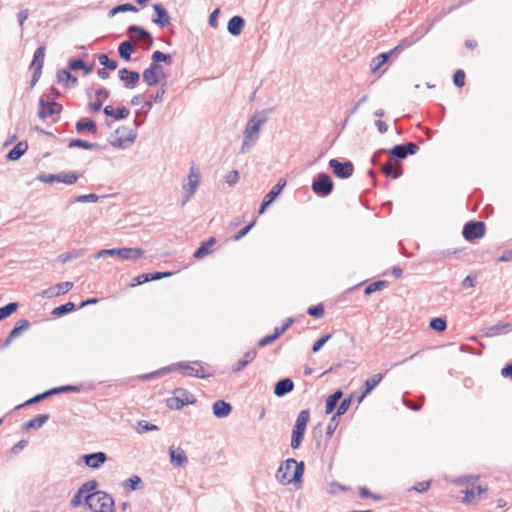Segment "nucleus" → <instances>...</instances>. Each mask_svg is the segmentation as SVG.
<instances>
[{
    "label": "nucleus",
    "mask_w": 512,
    "mask_h": 512,
    "mask_svg": "<svg viewBox=\"0 0 512 512\" xmlns=\"http://www.w3.org/2000/svg\"><path fill=\"white\" fill-rule=\"evenodd\" d=\"M331 334H325L321 336L318 340H316L312 346V351L314 353L318 352L324 344L331 338Z\"/></svg>",
    "instance_id": "nucleus-58"
},
{
    "label": "nucleus",
    "mask_w": 512,
    "mask_h": 512,
    "mask_svg": "<svg viewBox=\"0 0 512 512\" xmlns=\"http://www.w3.org/2000/svg\"><path fill=\"white\" fill-rule=\"evenodd\" d=\"M293 463H296V460L293 458H289L281 463L276 472V479L279 483L286 485L292 482L290 470L293 467Z\"/></svg>",
    "instance_id": "nucleus-14"
},
{
    "label": "nucleus",
    "mask_w": 512,
    "mask_h": 512,
    "mask_svg": "<svg viewBox=\"0 0 512 512\" xmlns=\"http://www.w3.org/2000/svg\"><path fill=\"white\" fill-rule=\"evenodd\" d=\"M200 183V172L198 168L192 166L188 175V182L183 184L182 188L185 192V196L182 200L181 205L184 206L190 199V197L196 192Z\"/></svg>",
    "instance_id": "nucleus-9"
},
{
    "label": "nucleus",
    "mask_w": 512,
    "mask_h": 512,
    "mask_svg": "<svg viewBox=\"0 0 512 512\" xmlns=\"http://www.w3.org/2000/svg\"><path fill=\"white\" fill-rule=\"evenodd\" d=\"M245 26V21L241 16H233L227 25L228 32L233 36H238L242 33Z\"/></svg>",
    "instance_id": "nucleus-27"
},
{
    "label": "nucleus",
    "mask_w": 512,
    "mask_h": 512,
    "mask_svg": "<svg viewBox=\"0 0 512 512\" xmlns=\"http://www.w3.org/2000/svg\"><path fill=\"white\" fill-rule=\"evenodd\" d=\"M216 238L210 237L208 240L201 243V245L194 252V257L196 259H202L207 256L211 252V248L215 245Z\"/></svg>",
    "instance_id": "nucleus-30"
},
{
    "label": "nucleus",
    "mask_w": 512,
    "mask_h": 512,
    "mask_svg": "<svg viewBox=\"0 0 512 512\" xmlns=\"http://www.w3.org/2000/svg\"><path fill=\"white\" fill-rule=\"evenodd\" d=\"M311 189L316 195L320 197H326L330 195L334 189V183L331 176L328 173H319L313 180Z\"/></svg>",
    "instance_id": "nucleus-5"
},
{
    "label": "nucleus",
    "mask_w": 512,
    "mask_h": 512,
    "mask_svg": "<svg viewBox=\"0 0 512 512\" xmlns=\"http://www.w3.org/2000/svg\"><path fill=\"white\" fill-rule=\"evenodd\" d=\"M507 327H509L508 323H498L496 325H492L486 329L485 336L493 337L500 333H502Z\"/></svg>",
    "instance_id": "nucleus-43"
},
{
    "label": "nucleus",
    "mask_w": 512,
    "mask_h": 512,
    "mask_svg": "<svg viewBox=\"0 0 512 512\" xmlns=\"http://www.w3.org/2000/svg\"><path fill=\"white\" fill-rule=\"evenodd\" d=\"M272 109H265L256 112L246 123L243 132V142L240 149L242 154H246L250 151L251 147L259 140L261 127L267 122L268 115Z\"/></svg>",
    "instance_id": "nucleus-1"
},
{
    "label": "nucleus",
    "mask_w": 512,
    "mask_h": 512,
    "mask_svg": "<svg viewBox=\"0 0 512 512\" xmlns=\"http://www.w3.org/2000/svg\"><path fill=\"white\" fill-rule=\"evenodd\" d=\"M73 288V283L70 282V281H66V282H62V283H58L52 287H49L45 290H43L41 293H40V296L42 298H53V297H56V296H59V295H63V294H66L67 292H69L71 289Z\"/></svg>",
    "instance_id": "nucleus-15"
},
{
    "label": "nucleus",
    "mask_w": 512,
    "mask_h": 512,
    "mask_svg": "<svg viewBox=\"0 0 512 512\" xmlns=\"http://www.w3.org/2000/svg\"><path fill=\"white\" fill-rule=\"evenodd\" d=\"M61 111H62L61 104H59L55 101L46 102L43 99H40L38 116L41 119H45V118L51 117L53 115L59 114Z\"/></svg>",
    "instance_id": "nucleus-13"
},
{
    "label": "nucleus",
    "mask_w": 512,
    "mask_h": 512,
    "mask_svg": "<svg viewBox=\"0 0 512 512\" xmlns=\"http://www.w3.org/2000/svg\"><path fill=\"white\" fill-rule=\"evenodd\" d=\"M338 418L339 416H336V414H334L329 423H328V426H327V429H326V435L328 437H331L333 435V433L335 432L337 426H338Z\"/></svg>",
    "instance_id": "nucleus-59"
},
{
    "label": "nucleus",
    "mask_w": 512,
    "mask_h": 512,
    "mask_svg": "<svg viewBox=\"0 0 512 512\" xmlns=\"http://www.w3.org/2000/svg\"><path fill=\"white\" fill-rule=\"evenodd\" d=\"M118 74L120 80L124 82L127 88H133L140 79V75L138 72L130 71L126 68L120 69Z\"/></svg>",
    "instance_id": "nucleus-20"
},
{
    "label": "nucleus",
    "mask_w": 512,
    "mask_h": 512,
    "mask_svg": "<svg viewBox=\"0 0 512 512\" xmlns=\"http://www.w3.org/2000/svg\"><path fill=\"white\" fill-rule=\"evenodd\" d=\"M84 497L85 494L80 492V489L78 488L77 492L74 494L70 501V505L74 508L81 506L84 503Z\"/></svg>",
    "instance_id": "nucleus-57"
},
{
    "label": "nucleus",
    "mask_w": 512,
    "mask_h": 512,
    "mask_svg": "<svg viewBox=\"0 0 512 512\" xmlns=\"http://www.w3.org/2000/svg\"><path fill=\"white\" fill-rule=\"evenodd\" d=\"M388 286V282L384 280L375 281L366 286L364 293L370 295L376 291H380Z\"/></svg>",
    "instance_id": "nucleus-41"
},
{
    "label": "nucleus",
    "mask_w": 512,
    "mask_h": 512,
    "mask_svg": "<svg viewBox=\"0 0 512 512\" xmlns=\"http://www.w3.org/2000/svg\"><path fill=\"white\" fill-rule=\"evenodd\" d=\"M134 51L133 46L129 41H124L120 44L118 52L123 61H131V54Z\"/></svg>",
    "instance_id": "nucleus-36"
},
{
    "label": "nucleus",
    "mask_w": 512,
    "mask_h": 512,
    "mask_svg": "<svg viewBox=\"0 0 512 512\" xmlns=\"http://www.w3.org/2000/svg\"><path fill=\"white\" fill-rule=\"evenodd\" d=\"M307 313L315 318H322L325 313L324 306L322 304L312 305L308 308Z\"/></svg>",
    "instance_id": "nucleus-49"
},
{
    "label": "nucleus",
    "mask_w": 512,
    "mask_h": 512,
    "mask_svg": "<svg viewBox=\"0 0 512 512\" xmlns=\"http://www.w3.org/2000/svg\"><path fill=\"white\" fill-rule=\"evenodd\" d=\"M28 149L26 141L18 142L6 155L8 161H17L20 159Z\"/></svg>",
    "instance_id": "nucleus-28"
},
{
    "label": "nucleus",
    "mask_w": 512,
    "mask_h": 512,
    "mask_svg": "<svg viewBox=\"0 0 512 512\" xmlns=\"http://www.w3.org/2000/svg\"><path fill=\"white\" fill-rule=\"evenodd\" d=\"M213 414L217 418H225L232 411V405L224 400H217L212 406Z\"/></svg>",
    "instance_id": "nucleus-25"
},
{
    "label": "nucleus",
    "mask_w": 512,
    "mask_h": 512,
    "mask_svg": "<svg viewBox=\"0 0 512 512\" xmlns=\"http://www.w3.org/2000/svg\"><path fill=\"white\" fill-rule=\"evenodd\" d=\"M256 350H250L244 354L243 359L239 360L232 368L234 372L242 371L256 357Z\"/></svg>",
    "instance_id": "nucleus-33"
},
{
    "label": "nucleus",
    "mask_w": 512,
    "mask_h": 512,
    "mask_svg": "<svg viewBox=\"0 0 512 512\" xmlns=\"http://www.w3.org/2000/svg\"><path fill=\"white\" fill-rule=\"evenodd\" d=\"M351 400H352V395H350L349 397L343 399L342 401H339V405H338V408H337V411H336V416H342L344 413H346V411L349 409V406L351 404Z\"/></svg>",
    "instance_id": "nucleus-51"
},
{
    "label": "nucleus",
    "mask_w": 512,
    "mask_h": 512,
    "mask_svg": "<svg viewBox=\"0 0 512 512\" xmlns=\"http://www.w3.org/2000/svg\"><path fill=\"white\" fill-rule=\"evenodd\" d=\"M255 225V220L252 221L250 224L246 225L245 227H243L241 230H239L234 236H233V240L234 241H239L240 239H242L246 234L249 233V231L252 229V227Z\"/></svg>",
    "instance_id": "nucleus-61"
},
{
    "label": "nucleus",
    "mask_w": 512,
    "mask_h": 512,
    "mask_svg": "<svg viewBox=\"0 0 512 512\" xmlns=\"http://www.w3.org/2000/svg\"><path fill=\"white\" fill-rule=\"evenodd\" d=\"M342 395H343L342 391L337 390L328 396V398L326 400V405H325V413L326 414H331L336 408H338L337 406L339 404V401L342 398Z\"/></svg>",
    "instance_id": "nucleus-31"
},
{
    "label": "nucleus",
    "mask_w": 512,
    "mask_h": 512,
    "mask_svg": "<svg viewBox=\"0 0 512 512\" xmlns=\"http://www.w3.org/2000/svg\"><path fill=\"white\" fill-rule=\"evenodd\" d=\"M44 57H45V51H44V48L43 47H39L35 53H34V56H33V60L31 62V64H43L44 62Z\"/></svg>",
    "instance_id": "nucleus-64"
},
{
    "label": "nucleus",
    "mask_w": 512,
    "mask_h": 512,
    "mask_svg": "<svg viewBox=\"0 0 512 512\" xmlns=\"http://www.w3.org/2000/svg\"><path fill=\"white\" fill-rule=\"evenodd\" d=\"M75 308H76V306L73 302H67L63 305H60V306L54 308L52 310L51 314L53 316L60 317V316H63L65 314H68V313L74 311Z\"/></svg>",
    "instance_id": "nucleus-38"
},
{
    "label": "nucleus",
    "mask_w": 512,
    "mask_h": 512,
    "mask_svg": "<svg viewBox=\"0 0 512 512\" xmlns=\"http://www.w3.org/2000/svg\"><path fill=\"white\" fill-rule=\"evenodd\" d=\"M305 433L301 431L292 430L291 436V447L293 449H298L303 441Z\"/></svg>",
    "instance_id": "nucleus-48"
},
{
    "label": "nucleus",
    "mask_w": 512,
    "mask_h": 512,
    "mask_svg": "<svg viewBox=\"0 0 512 512\" xmlns=\"http://www.w3.org/2000/svg\"><path fill=\"white\" fill-rule=\"evenodd\" d=\"M286 186V180L281 178L277 184L264 196V199L259 208V214H263L266 209L275 201V199L281 194L283 188Z\"/></svg>",
    "instance_id": "nucleus-12"
},
{
    "label": "nucleus",
    "mask_w": 512,
    "mask_h": 512,
    "mask_svg": "<svg viewBox=\"0 0 512 512\" xmlns=\"http://www.w3.org/2000/svg\"><path fill=\"white\" fill-rule=\"evenodd\" d=\"M99 200V196L94 193L79 195L72 200V203H94Z\"/></svg>",
    "instance_id": "nucleus-47"
},
{
    "label": "nucleus",
    "mask_w": 512,
    "mask_h": 512,
    "mask_svg": "<svg viewBox=\"0 0 512 512\" xmlns=\"http://www.w3.org/2000/svg\"><path fill=\"white\" fill-rule=\"evenodd\" d=\"M396 52H397V48H395L389 52H386V53H381L373 59L372 64H385L388 60H395L393 58V55Z\"/></svg>",
    "instance_id": "nucleus-46"
},
{
    "label": "nucleus",
    "mask_w": 512,
    "mask_h": 512,
    "mask_svg": "<svg viewBox=\"0 0 512 512\" xmlns=\"http://www.w3.org/2000/svg\"><path fill=\"white\" fill-rule=\"evenodd\" d=\"M68 147L69 148H83V149L91 150V149L99 148V144L88 142V141L82 140V139H71L68 144Z\"/></svg>",
    "instance_id": "nucleus-35"
},
{
    "label": "nucleus",
    "mask_w": 512,
    "mask_h": 512,
    "mask_svg": "<svg viewBox=\"0 0 512 512\" xmlns=\"http://www.w3.org/2000/svg\"><path fill=\"white\" fill-rule=\"evenodd\" d=\"M429 326L434 331L443 332L447 328V321L443 317H435L430 320Z\"/></svg>",
    "instance_id": "nucleus-40"
},
{
    "label": "nucleus",
    "mask_w": 512,
    "mask_h": 512,
    "mask_svg": "<svg viewBox=\"0 0 512 512\" xmlns=\"http://www.w3.org/2000/svg\"><path fill=\"white\" fill-rule=\"evenodd\" d=\"M149 281H152L150 273H143L133 279L131 286L135 287V286L142 285Z\"/></svg>",
    "instance_id": "nucleus-60"
},
{
    "label": "nucleus",
    "mask_w": 512,
    "mask_h": 512,
    "mask_svg": "<svg viewBox=\"0 0 512 512\" xmlns=\"http://www.w3.org/2000/svg\"><path fill=\"white\" fill-rule=\"evenodd\" d=\"M486 226L482 221H469L463 226L462 235L467 241L482 238L485 235Z\"/></svg>",
    "instance_id": "nucleus-10"
},
{
    "label": "nucleus",
    "mask_w": 512,
    "mask_h": 512,
    "mask_svg": "<svg viewBox=\"0 0 512 512\" xmlns=\"http://www.w3.org/2000/svg\"><path fill=\"white\" fill-rule=\"evenodd\" d=\"M153 9L156 13V17L152 21L160 27H165L170 23V17L166 9L160 4H154Z\"/></svg>",
    "instance_id": "nucleus-24"
},
{
    "label": "nucleus",
    "mask_w": 512,
    "mask_h": 512,
    "mask_svg": "<svg viewBox=\"0 0 512 512\" xmlns=\"http://www.w3.org/2000/svg\"><path fill=\"white\" fill-rule=\"evenodd\" d=\"M98 482L96 480H89L85 483H83L79 489L80 492H83L85 495H89L91 493H97L99 490H97Z\"/></svg>",
    "instance_id": "nucleus-45"
},
{
    "label": "nucleus",
    "mask_w": 512,
    "mask_h": 512,
    "mask_svg": "<svg viewBox=\"0 0 512 512\" xmlns=\"http://www.w3.org/2000/svg\"><path fill=\"white\" fill-rule=\"evenodd\" d=\"M107 455L105 452H94L89 454H84L82 456V460L86 466L92 469H98L107 461Z\"/></svg>",
    "instance_id": "nucleus-17"
},
{
    "label": "nucleus",
    "mask_w": 512,
    "mask_h": 512,
    "mask_svg": "<svg viewBox=\"0 0 512 512\" xmlns=\"http://www.w3.org/2000/svg\"><path fill=\"white\" fill-rule=\"evenodd\" d=\"M142 484V480L139 476H132L129 479L126 480L125 485L126 487L130 488L131 490H138L140 489V485Z\"/></svg>",
    "instance_id": "nucleus-55"
},
{
    "label": "nucleus",
    "mask_w": 512,
    "mask_h": 512,
    "mask_svg": "<svg viewBox=\"0 0 512 512\" xmlns=\"http://www.w3.org/2000/svg\"><path fill=\"white\" fill-rule=\"evenodd\" d=\"M120 131H127V135L125 137H117L116 139L110 141V144L119 149L125 148V143H133L137 137V132L133 129H130L126 126H121L116 130V134H119Z\"/></svg>",
    "instance_id": "nucleus-16"
},
{
    "label": "nucleus",
    "mask_w": 512,
    "mask_h": 512,
    "mask_svg": "<svg viewBox=\"0 0 512 512\" xmlns=\"http://www.w3.org/2000/svg\"><path fill=\"white\" fill-rule=\"evenodd\" d=\"M79 179V174L77 172H61L59 174H45L41 173L37 176V180L52 184L54 182H62L67 185H72L77 182Z\"/></svg>",
    "instance_id": "nucleus-7"
},
{
    "label": "nucleus",
    "mask_w": 512,
    "mask_h": 512,
    "mask_svg": "<svg viewBox=\"0 0 512 512\" xmlns=\"http://www.w3.org/2000/svg\"><path fill=\"white\" fill-rule=\"evenodd\" d=\"M57 82L63 84L65 88H74L78 80L75 76H73L69 70L61 69L56 74Z\"/></svg>",
    "instance_id": "nucleus-22"
},
{
    "label": "nucleus",
    "mask_w": 512,
    "mask_h": 512,
    "mask_svg": "<svg viewBox=\"0 0 512 512\" xmlns=\"http://www.w3.org/2000/svg\"><path fill=\"white\" fill-rule=\"evenodd\" d=\"M293 474L291 475L292 482L298 483L302 481V476L305 469V464L303 461L293 463Z\"/></svg>",
    "instance_id": "nucleus-39"
},
{
    "label": "nucleus",
    "mask_w": 512,
    "mask_h": 512,
    "mask_svg": "<svg viewBox=\"0 0 512 512\" xmlns=\"http://www.w3.org/2000/svg\"><path fill=\"white\" fill-rule=\"evenodd\" d=\"M453 83L456 87L461 88L465 84V72L458 69L453 75Z\"/></svg>",
    "instance_id": "nucleus-54"
},
{
    "label": "nucleus",
    "mask_w": 512,
    "mask_h": 512,
    "mask_svg": "<svg viewBox=\"0 0 512 512\" xmlns=\"http://www.w3.org/2000/svg\"><path fill=\"white\" fill-rule=\"evenodd\" d=\"M128 33H129V36L131 39L142 42L143 46L146 49L152 43V39H151L150 35L148 34V32H146L145 30H143L142 28H140L138 26H131L128 29Z\"/></svg>",
    "instance_id": "nucleus-19"
},
{
    "label": "nucleus",
    "mask_w": 512,
    "mask_h": 512,
    "mask_svg": "<svg viewBox=\"0 0 512 512\" xmlns=\"http://www.w3.org/2000/svg\"><path fill=\"white\" fill-rule=\"evenodd\" d=\"M329 167L332 169L333 173L341 179L349 178L354 171V166L351 161L341 162L335 158L329 160Z\"/></svg>",
    "instance_id": "nucleus-11"
},
{
    "label": "nucleus",
    "mask_w": 512,
    "mask_h": 512,
    "mask_svg": "<svg viewBox=\"0 0 512 512\" xmlns=\"http://www.w3.org/2000/svg\"><path fill=\"white\" fill-rule=\"evenodd\" d=\"M359 496L362 498V499H366V498H372L373 500L375 501H380V500H383V497L381 495H377V494H374L372 493L368 488L366 487H360L359 488Z\"/></svg>",
    "instance_id": "nucleus-52"
},
{
    "label": "nucleus",
    "mask_w": 512,
    "mask_h": 512,
    "mask_svg": "<svg viewBox=\"0 0 512 512\" xmlns=\"http://www.w3.org/2000/svg\"><path fill=\"white\" fill-rule=\"evenodd\" d=\"M384 375L381 373L374 374L364 382L365 393H370L383 379Z\"/></svg>",
    "instance_id": "nucleus-37"
},
{
    "label": "nucleus",
    "mask_w": 512,
    "mask_h": 512,
    "mask_svg": "<svg viewBox=\"0 0 512 512\" xmlns=\"http://www.w3.org/2000/svg\"><path fill=\"white\" fill-rule=\"evenodd\" d=\"M144 254V250L142 248H112V249H102L96 255L95 258H102L104 256H118L123 260H133L142 257Z\"/></svg>",
    "instance_id": "nucleus-4"
},
{
    "label": "nucleus",
    "mask_w": 512,
    "mask_h": 512,
    "mask_svg": "<svg viewBox=\"0 0 512 512\" xmlns=\"http://www.w3.org/2000/svg\"><path fill=\"white\" fill-rule=\"evenodd\" d=\"M158 426L148 423L147 421L141 420L138 422L137 431L139 433L149 432V431H155L158 430Z\"/></svg>",
    "instance_id": "nucleus-53"
},
{
    "label": "nucleus",
    "mask_w": 512,
    "mask_h": 512,
    "mask_svg": "<svg viewBox=\"0 0 512 512\" xmlns=\"http://www.w3.org/2000/svg\"><path fill=\"white\" fill-rule=\"evenodd\" d=\"M50 418L49 414H39L35 418L25 422L23 424V428L28 429H38L42 427Z\"/></svg>",
    "instance_id": "nucleus-32"
},
{
    "label": "nucleus",
    "mask_w": 512,
    "mask_h": 512,
    "mask_svg": "<svg viewBox=\"0 0 512 512\" xmlns=\"http://www.w3.org/2000/svg\"><path fill=\"white\" fill-rule=\"evenodd\" d=\"M178 367L188 370L187 375L197 377V378H207L212 375L211 373H205L203 368L195 369V368L191 367L190 365L186 364L185 362H180L178 364Z\"/></svg>",
    "instance_id": "nucleus-34"
},
{
    "label": "nucleus",
    "mask_w": 512,
    "mask_h": 512,
    "mask_svg": "<svg viewBox=\"0 0 512 512\" xmlns=\"http://www.w3.org/2000/svg\"><path fill=\"white\" fill-rule=\"evenodd\" d=\"M430 485H431V481L418 482L414 486H412L409 489V491L413 490V491H417V492L423 493V492L428 491V489L430 488Z\"/></svg>",
    "instance_id": "nucleus-63"
},
{
    "label": "nucleus",
    "mask_w": 512,
    "mask_h": 512,
    "mask_svg": "<svg viewBox=\"0 0 512 512\" xmlns=\"http://www.w3.org/2000/svg\"><path fill=\"white\" fill-rule=\"evenodd\" d=\"M17 302H10L7 305L0 307V321L9 317L12 313H14L18 308Z\"/></svg>",
    "instance_id": "nucleus-44"
},
{
    "label": "nucleus",
    "mask_w": 512,
    "mask_h": 512,
    "mask_svg": "<svg viewBox=\"0 0 512 512\" xmlns=\"http://www.w3.org/2000/svg\"><path fill=\"white\" fill-rule=\"evenodd\" d=\"M309 419H310V411L308 409H305V410L300 411V413L298 414V416L296 418L295 423L307 427Z\"/></svg>",
    "instance_id": "nucleus-56"
},
{
    "label": "nucleus",
    "mask_w": 512,
    "mask_h": 512,
    "mask_svg": "<svg viewBox=\"0 0 512 512\" xmlns=\"http://www.w3.org/2000/svg\"><path fill=\"white\" fill-rule=\"evenodd\" d=\"M126 11L136 12L137 8L135 6H133L132 4L118 5V6L114 7L112 10H110L109 16L113 17L114 15H116L119 12H126Z\"/></svg>",
    "instance_id": "nucleus-50"
},
{
    "label": "nucleus",
    "mask_w": 512,
    "mask_h": 512,
    "mask_svg": "<svg viewBox=\"0 0 512 512\" xmlns=\"http://www.w3.org/2000/svg\"><path fill=\"white\" fill-rule=\"evenodd\" d=\"M80 256H82V251L81 250H72V251L60 254L57 257V261L59 263L64 264V263L72 261L73 259H76V258H78Z\"/></svg>",
    "instance_id": "nucleus-42"
},
{
    "label": "nucleus",
    "mask_w": 512,
    "mask_h": 512,
    "mask_svg": "<svg viewBox=\"0 0 512 512\" xmlns=\"http://www.w3.org/2000/svg\"><path fill=\"white\" fill-rule=\"evenodd\" d=\"M75 129L77 133H82L84 130L88 131L91 134L97 133V125L95 121L90 118H83L76 122Z\"/></svg>",
    "instance_id": "nucleus-29"
},
{
    "label": "nucleus",
    "mask_w": 512,
    "mask_h": 512,
    "mask_svg": "<svg viewBox=\"0 0 512 512\" xmlns=\"http://www.w3.org/2000/svg\"><path fill=\"white\" fill-rule=\"evenodd\" d=\"M84 504L93 512H115L114 499L105 491L85 495Z\"/></svg>",
    "instance_id": "nucleus-2"
},
{
    "label": "nucleus",
    "mask_w": 512,
    "mask_h": 512,
    "mask_svg": "<svg viewBox=\"0 0 512 512\" xmlns=\"http://www.w3.org/2000/svg\"><path fill=\"white\" fill-rule=\"evenodd\" d=\"M380 171L391 179H397L403 172L402 166L398 163L383 164L380 167Z\"/></svg>",
    "instance_id": "nucleus-26"
},
{
    "label": "nucleus",
    "mask_w": 512,
    "mask_h": 512,
    "mask_svg": "<svg viewBox=\"0 0 512 512\" xmlns=\"http://www.w3.org/2000/svg\"><path fill=\"white\" fill-rule=\"evenodd\" d=\"M168 73L165 71V66H149L143 72V80L147 85L152 86L160 84L161 86L167 85Z\"/></svg>",
    "instance_id": "nucleus-6"
},
{
    "label": "nucleus",
    "mask_w": 512,
    "mask_h": 512,
    "mask_svg": "<svg viewBox=\"0 0 512 512\" xmlns=\"http://www.w3.org/2000/svg\"><path fill=\"white\" fill-rule=\"evenodd\" d=\"M130 114V110L124 106L118 107L117 109H114V115L113 118L116 120L125 119Z\"/></svg>",
    "instance_id": "nucleus-62"
},
{
    "label": "nucleus",
    "mask_w": 512,
    "mask_h": 512,
    "mask_svg": "<svg viewBox=\"0 0 512 512\" xmlns=\"http://www.w3.org/2000/svg\"><path fill=\"white\" fill-rule=\"evenodd\" d=\"M197 399L184 388H175L173 390V396L166 400V405L172 410H180L185 405L195 404Z\"/></svg>",
    "instance_id": "nucleus-3"
},
{
    "label": "nucleus",
    "mask_w": 512,
    "mask_h": 512,
    "mask_svg": "<svg viewBox=\"0 0 512 512\" xmlns=\"http://www.w3.org/2000/svg\"><path fill=\"white\" fill-rule=\"evenodd\" d=\"M29 327L30 322L27 319L19 320L4 341L2 348L8 347L15 338L19 337L24 331L28 330Z\"/></svg>",
    "instance_id": "nucleus-18"
},
{
    "label": "nucleus",
    "mask_w": 512,
    "mask_h": 512,
    "mask_svg": "<svg viewBox=\"0 0 512 512\" xmlns=\"http://www.w3.org/2000/svg\"><path fill=\"white\" fill-rule=\"evenodd\" d=\"M294 389V382L290 378H283L276 382L274 386V394L277 397H282Z\"/></svg>",
    "instance_id": "nucleus-23"
},
{
    "label": "nucleus",
    "mask_w": 512,
    "mask_h": 512,
    "mask_svg": "<svg viewBox=\"0 0 512 512\" xmlns=\"http://www.w3.org/2000/svg\"><path fill=\"white\" fill-rule=\"evenodd\" d=\"M419 146L414 142H408L406 144H396L387 151L390 160L398 159L403 160L408 155H414L418 152Z\"/></svg>",
    "instance_id": "nucleus-8"
},
{
    "label": "nucleus",
    "mask_w": 512,
    "mask_h": 512,
    "mask_svg": "<svg viewBox=\"0 0 512 512\" xmlns=\"http://www.w3.org/2000/svg\"><path fill=\"white\" fill-rule=\"evenodd\" d=\"M170 462L173 466L182 467L188 463V458L182 448H169Z\"/></svg>",
    "instance_id": "nucleus-21"
}]
</instances>
